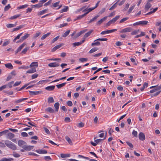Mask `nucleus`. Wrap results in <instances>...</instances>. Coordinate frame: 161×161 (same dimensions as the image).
I'll return each instance as SVG.
<instances>
[{
  "label": "nucleus",
  "instance_id": "f257e3e1",
  "mask_svg": "<svg viewBox=\"0 0 161 161\" xmlns=\"http://www.w3.org/2000/svg\"><path fill=\"white\" fill-rule=\"evenodd\" d=\"M18 143L19 146L22 147L25 151H30L34 147V146L26 145V143L21 140L18 141Z\"/></svg>",
  "mask_w": 161,
  "mask_h": 161
},
{
  "label": "nucleus",
  "instance_id": "f03ea898",
  "mask_svg": "<svg viewBox=\"0 0 161 161\" xmlns=\"http://www.w3.org/2000/svg\"><path fill=\"white\" fill-rule=\"evenodd\" d=\"M5 145L8 148L13 150H15L17 149V147L14 143L10 141L6 140L4 142Z\"/></svg>",
  "mask_w": 161,
  "mask_h": 161
},
{
  "label": "nucleus",
  "instance_id": "7ed1b4c3",
  "mask_svg": "<svg viewBox=\"0 0 161 161\" xmlns=\"http://www.w3.org/2000/svg\"><path fill=\"white\" fill-rule=\"evenodd\" d=\"M132 30V28L130 27H128L121 30L119 32L120 33H125L126 32H129Z\"/></svg>",
  "mask_w": 161,
  "mask_h": 161
},
{
  "label": "nucleus",
  "instance_id": "20e7f679",
  "mask_svg": "<svg viewBox=\"0 0 161 161\" xmlns=\"http://www.w3.org/2000/svg\"><path fill=\"white\" fill-rule=\"evenodd\" d=\"M30 36V34H26L24 36L22 37L20 39L17 41L16 42L17 43H18L19 42H22L24 40H25L27 38H28Z\"/></svg>",
  "mask_w": 161,
  "mask_h": 161
},
{
  "label": "nucleus",
  "instance_id": "39448f33",
  "mask_svg": "<svg viewBox=\"0 0 161 161\" xmlns=\"http://www.w3.org/2000/svg\"><path fill=\"white\" fill-rule=\"evenodd\" d=\"M48 66L51 67H55L59 66V64L57 62L51 63L48 64Z\"/></svg>",
  "mask_w": 161,
  "mask_h": 161
},
{
  "label": "nucleus",
  "instance_id": "423d86ee",
  "mask_svg": "<svg viewBox=\"0 0 161 161\" xmlns=\"http://www.w3.org/2000/svg\"><path fill=\"white\" fill-rule=\"evenodd\" d=\"M30 95L31 96L36 95L42 93V92L40 91H29Z\"/></svg>",
  "mask_w": 161,
  "mask_h": 161
},
{
  "label": "nucleus",
  "instance_id": "0eeeda50",
  "mask_svg": "<svg viewBox=\"0 0 161 161\" xmlns=\"http://www.w3.org/2000/svg\"><path fill=\"white\" fill-rule=\"evenodd\" d=\"M108 16H105L102 19H100V20H98L97 23V25H100L101 24L103 21H105L107 18Z\"/></svg>",
  "mask_w": 161,
  "mask_h": 161
},
{
  "label": "nucleus",
  "instance_id": "6e6552de",
  "mask_svg": "<svg viewBox=\"0 0 161 161\" xmlns=\"http://www.w3.org/2000/svg\"><path fill=\"white\" fill-rule=\"evenodd\" d=\"M93 30H91L90 31H89L88 32L86 33L83 36L84 39H85L89 36L93 32Z\"/></svg>",
  "mask_w": 161,
  "mask_h": 161
},
{
  "label": "nucleus",
  "instance_id": "1a4fd4ad",
  "mask_svg": "<svg viewBox=\"0 0 161 161\" xmlns=\"http://www.w3.org/2000/svg\"><path fill=\"white\" fill-rule=\"evenodd\" d=\"M64 45V44L61 43L58 45H57L54 47L52 50V52H54L57 49L60 48L61 47Z\"/></svg>",
  "mask_w": 161,
  "mask_h": 161
},
{
  "label": "nucleus",
  "instance_id": "9d476101",
  "mask_svg": "<svg viewBox=\"0 0 161 161\" xmlns=\"http://www.w3.org/2000/svg\"><path fill=\"white\" fill-rule=\"evenodd\" d=\"M85 41V40L83 39L80 42H75L73 43V47H75L76 46H79L81 45Z\"/></svg>",
  "mask_w": 161,
  "mask_h": 161
},
{
  "label": "nucleus",
  "instance_id": "9b49d317",
  "mask_svg": "<svg viewBox=\"0 0 161 161\" xmlns=\"http://www.w3.org/2000/svg\"><path fill=\"white\" fill-rule=\"evenodd\" d=\"M139 138L140 140L144 141L145 139V136L142 132H141L139 134Z\"/></svg>",
  "mask_w": 161,
  "mask_h": 161
},
{
  "label": "nucleus",
  "instance_id": "f8f14e48",
  "mask_svg": "<svg viewBox=\"0 0 161 161\" xmlns=\"http://www.w3.org/2000/svg\"><path fill=\"white\" fill-rule=\"evenodd\" d=\"M152 6V5L149 2H147L145 6V9L147 11Z\"/></svg>",
  "mask_w": 161,
  "mask_h": 161
},
{
  "label": "nucleus",
  "instance_id": "ddd939ff",
  "mask_svg": "<svg viewBox=\"0 0 161 161\" xmlns=\"http://www.w3.org/2000/svg\"><path fill=\"white\" fill-rule=\"evenodd\" d=\"M36 67V68L38 67V63L37 62H32L29 66V68L33 67Z\"/></svg>",
  "mask_w": 161,
  "mask_h": 161
},
{
  "label": "nucleus",
  "instance_id": "4468645a",
  "mask_svg": "<svg viewBox=\"0 0 161 161\" xmlns=\"http://www.w3.org/2000/svg\"><path fill=\"white\" fill-rule=\"evenodd\" d=\"M36 68H33L31 69L27 70L26 73H33L36 72Z\"/></svg>",
  "mask_w": 161,
  "mask_h": 161
},
{
  "label": "nucleus",
  "instance_id": "2eb2a0df",
  "mask_svg": "<svg viewBox=\"0 0 161 161\" xmlns=\"http://www.w3.org/2000/svg\"><path fill=\"white\" fill-rule=\"evenodd\" d=\"M8 138L10 140H12L14 136V135L12 133L9 132L7 134Z\"/></svg>",
  "mask_w": 161,
  "mask_h": 161
},
{
  "label": "nucleus",
  "instance_id": "dca6fc26",
  "mask_svg": "<svg viewBox=\"0 0 161 161\" xmlns=\"http://www.w3.org/2000/svg\"><path fill=\"white\" fill-rule=\"evenodd\" d=\"M120 16L119 15H118L116 17H115L114 18H113L112 19L109 20L110 22H111V23L112 24V23H114L115 22L117 19H118L120 17Z\"/></svg>",
  "mask_w": 161,
  "mask_h": 161
},
{
  "label": "nucleus",
  "instance_id": "f3484780",
  "mask_svg": "<svg viewBox=\"0 0 161 161\" xmlns=\"http://www.w3.org/2000/svg\"><path fill=\"white\" fill-rule=\"evenodd\" d=\"M55 87L54 86H48L45 88V89L47 91H52L54 90Z\"/></svg>",
  "mask_w": 161,
  "mask_h": 161
},
{
  "label": "nucleus",
  "instance_id": "a211bd4d",
  "mask_svg": "<svg viewBox=\"0 0 161 161\" xmlns=\"http://www.w3.org/2000/svg\"><path fill=\"white\" fill-rule=\"evenodd\" d=\"M36 152L38 153L42 154L47 153V151L45 150H36Z\"/></svg>",
  "mask_w": 161,
  "mask_h": 161
},
{
  "label": "nucleus",
  "instance_id": "6ab92c4d",
  "mask_svg": "<svg viewBox=\"0 0 161 161\" xmlns=\"http://www.w3.org/2000/svg\"><path fill=\"white\" fill-rule=\"evenodd\" d=\"M5 66L6 68L9 69H13V67L11 63H9L5 64Z\"/></svg>",
  "mask_w": 161,
  "mask_h": 161
},
{
  "label": "nucleus",
  "instance_id": "aec40b11",
  "mask_svg": "<svg viewBox=\"0 0 161 161\" xmlns=\"http://www.w3.org/2000/svg\"><path fill=\"white\" fill-rule=\"evenodd\" d=\"M26 44V43L25 42L22 44L17 49V52L20 51Z\"/></svg>",
  "mask_w": 161,
  "mask_h": 161
},
{
  "label": "nucleus",
  "instance_id": "412c9836",
  "mask_svg": "<svg viewBox=\"0 0 161 161\" xmlns=\"http://www.w3.org/2000/svg\"><path fill=\"white\" fill-rule=\"evenodd\" d=\"M45 111L50 113H53L54 112V110L51 107H48L45 109Z\"/></svg>",
  "mask_w": 161,
  "mask_h": 161
},
{
  "label": "nucleus",
  "instance_id": "4be33fe9",
  "mask_svg": "<svg viewBox=\"0 0 161 161\" xmlns=\"http://www.w3.org/2000/svg\"><path fill=\"white\" fill-rule=\"evenodd\" d=\"M61 157L62 158H65L67 157H69L70 156V155L69 154H64L61 153L60 154Z\"/></svg>",
  "mask_w": 161,
  "mask_h": 161
},
{
  "label": "nucleus",
  "instance_id": "5701e85b",
  "mask_svg": "<svg viewBox=\"0 0 161 161\" xmlns=\"http://www.w3.org/2000/svg\"><path fill=\"white\" fill-rule=\"evenodd\" d=\"M59 106V103L58 102L54 104V107L55 108V111L58 112Z\"/></svg>",
  "mask_w": 161,
  "mask_h": 161
},
{
  "label": "nucleus",
  "instance_id": "b1692460",
  "mask_svg": "<svg viewBox=\"0 0 161 161\" xmlns=\"http://www.w3.org/2000/svg\"><path fill=\"white\" fill-rule=\"evenodd\" d=\"M42 3L39 1V3L33 5V6L35 8H39L42 7Z\"/></svg>",
  "mask_w": 161,
  "mask_h": 161
},
{
  "label": "nucleus",
  "instance_id": "393cba45",
  "mask_svg": "<svg viewBox=\"0 0 161 161\" xmlns=\"http://www.w3.org/2000/svg\"><path fill=\"white\" fill-rule=\"evenodd\" d=\"M87 31V29H85L84 30H83V31H81L80 32H78L76 35V37H77L79 36H80L82 34L84 33L85 32Z\"/></svg>",
  "mask_w": 161,
  "mask_h": 161
},
{
  "label": "nucleus",
  "instance_id": "a878e982",
  "mask_svg": "<svg viewBox=\"0 0 161 161\" xmlns=\"http://www.w3.org/2000/svg\"><path fill=\"white\" fill-rule=\"evenodd\" d=\"M99 16V15H97L95 16L94 17L92 18V19H90V20L88 22L89 23H90L96 20L97 19L98 17Z\"/></svg>",
  "mask_w": 161,
  "mask_h": 161
},
{
  "label": "nucleus",
  "instance_id": "bb28decb",
  "mask_svg": "<svg viewBox=\"0 0 161 161\" xmlns=\"http://www.w3.org/2000/svg\"><path fill=\"white\" fill-rule=\"evenodd\" d=\"M28 98H21V99H19L16 101H15V103H19L21 102H22V101H24V100H25L26 99H27Z\"/></svg>",
  "mask_w": 161,
  "mask_h": 161
},
{
  "label": "nucleus",
  "instance_id": "cd10ccee",
  "mask_svg": "<svg viewBox=\"0 0 161 161\" xmlns=\"http://www.w3.org/2000/svg\"><path fill=\"white\" fill-rule=\"evenodd\" d=\"M12 158H3L0 160V161H11L13 160Z\"/></svg>",
  "mask_w": 161,
  "mask_h": 161
},
{
  "label": "nucleus",
  "instance_id": "c85d7f7f",
  "mask_svg": "<svg viewBox=\"0 0 161 161\" xmlns=\"http://www.w3.org/2000/svg\"><path fill=\"white\" fill-rule=\"evenodd\" d=\"M69 10V8L68 6H64V8L60 11V13H62L67 11Z\"/></svg>",
  "mask_w": 161,
  "mask_h": 161
},
{
  "label": "nucleus",
  "instance_id": "c756f323",
  "mask_svg": "<svg viewBox=\"0 0 161 161\" xmlns=\"http://www.w3.org/2000/svg\"><path fill=\"white\" fill-rule=\"evenodd\" d=\"M66 83L65 82L62 83L60 84L57 85L56 86L58 89L60 88L65 86Z\"/></svg>",
  "mask_w": 161,
  "mask_h": 161
},
{
  "label": "nucleus",
  "instance_id": "7c9ffc66",
  "mask_svg": "<svg viewBox=\"0 0 161 161\" xmlns=\"http://www.w3.org/2000/svg\"><path fill=\"white\" fill-rule=\"evenodd\" d=\"M50 33L48 32L47 34L44 35L41 38V40H44L47 37L49 36L50 35Z\"/></svg>",
  "mask_w": 161,
  "mask_h": 161
},
{
  "label": "nucleus",
  "instance_id": "2f4dec72",
  "mask_svg": "<svg viewBox=\"0 0 161 161\" xmlns=\"http://www.w3.org/2000/svg\"><path fill=\"white\" fill-rule=\"evenodd\" d=\"M24 25H20L18 27L14 28L13 29V31H18L20 29L23 28V27H24Z\"/></svg>",
  "mask_w": 161,
  "mask_h": 161
},
{
  "label": "nucleus",
  "instance_id": "473e14b6",
  "mask_svg": "<svg viewBox=\"0 0 161 161\" xmlns=\"http://www.w3.org/2000/svg\"><path fill=\"white\" fill-rule=\"evenodd\" d=\"M70 31V30L67 31L62 35V36L64 37H66L69 34Z\"/></svg>",
  "mask_w": 161,
  "mask_h": 161
},
{
  "label": "nucleus",
  "instance_id": "72a5a7b5",
  "mask_svg": "<svg viewBox=\"0 0 161 161\" xmlns=\"http://www.w3.org/2000/svg\"><path fill=\"white\" fill-rule=\"evenodd\" d=\"M98 49V48L97 47H95L94 48H92L90 50V51L89 52V53H92L95 51H97Z\"/></svg>",
  "mask_w": 161,
  "mask_h": 161
},
{
  "label": "nucleus",
  "instance_id": "f704fd0d",
  "mask_svg": "<svg viewBox=\"0 0 161 161\" xmlns=\"http://www.w3.org/2000/svg\"><path fill=\"white\" fill-rule=\"evenodd\" d=\"M47 10V9H45L43 10L40 11L37 14L38 15H41L45 13L46 12Z\"/></svg>",
  "mask_w": 161,
  "mask_h": 161
},
{
  "label": "nucleus",
  "instance_id": "c9c22d12",
  "mask_svg": "<svg viewBox=\"0 0 161 161\" xmlns=\"http://www.w3.org/2000/svg\"><path fill=\"white\" fill-rule=\"evenodd\" d=\"M153 88H156V90L157 91L159 90L160 89H161V85L159 86H153L150 87V89H152Z\"/></svg>",
  "mask_w": 161,
  "mask_h": 161
},
{
  "label": "nucleus",
  "instance_id": "e433bc0d",
  "mask_svg": "<svg viewBox=\"0 0 161 161\" xmlns=\"http://www.w3.org/2000/svg\"><path fill=\"white\" fill-rule=\"evenodd\" d=\"M28 5H27V4L23 5L21 6L18 7H17V9H22V8H26L27 7H28Z\"/></svg>",
  "mask_w": 161,
  "mask_h": 161
},
{
  "label": "nucleus",
  "instance_id": "4c0bfd02",
  "mask_svg": "<svg viewBox=\"0 0 161 161\" xmlns=\"http://www.w3.org/2000/svg\"><path fill=\"white\" fill-rule=\"evenodd\" d=\"M106 10L105 8H103L102 9L98 12V15L99 16L104 13Z\"/></svg>",
  "mask_w": 161,
  "mask_h": 161
},
{
  "label": "nucleus",
  "instance_id": "58836bf2",
  "mask_svg": "<svg viewBox=\"0 0 161 161\" xmlns=\"http://www.w3.org/2000/svg\"><path fill=\"white\" fill-rule=\"evenodd\" d=\"M48 102L49 103H53L54 102V99L53 97H49L48 99Z\"/></svg>",
  "mask_w": 161,
  "mask_h": 161
},
{
  "label": "nucleus",
  "instance_id": "ea45409f",
  "mask_svg": "<svg viewBox=\"0 0 161 161\" xmlns=\"http://www.w3.org/2000/svg\"><path fill=\"white\" fill-rule=\"evenodd\" d=\"M139 30H136L134 31L133 32H131V34L132 35H135L137 34L138 32H139Z\"/></svg>",
  "mask_w": 161,
  "mask_h": 161
},
{
  "label": "nucleus",
  "instance_id": "a19ab883",
  "mask_svg": "<svg viewBox=\"0 0 161 161\" xmlns=\"http://www.w3.org/2000/svg\"><path fill=\"white\" fill-rule=\"evenodd\" d=\"M117 2L115 3L112 7H111L109 9V10H112L114 9L115 8L117 7Z\"/></svg>",
  "mask_w": 161,
  "mask_h": 161
},
{
  "label": "nucleus",
  "instance_id": "79ce46f5",
  "mask_svg": "<svg viewBox=\"0 0 161 161\" xmlns=\"http://www.w3.org/2000/svg\"><path fill=\"white\" fill-rule=\"evenodd\" d=\"M23 33H21L19 34L13 40L14 42H15L16 40L17 39H19L20 38V36L22 35Z\"/></svg>",
  "mask_w": 161,
  "mask_h": 161
},
{
  "label": "nucleus",
  "instance_id": "37998d69",
  "mask_svg": "<svg viewBox=\"0 0 161 161\" xmlns=\"http://www.w3.org/2000/svg\"><path fill=\"white\" fill-rule=\"evenodd\" d=\"M65 139L70 144H72V142L71 140L68 136H66L65 137Z\"/></svg>",
  "mask_w": 161,
  "mask_h": 161
},
{
  "label": "nucleus",
  "instance_id": "c03bdc74",
  "mask_svg": "<svg viewBox=\"0 0 161 161\" xmlns=\"http://www.w3.org/2000/svg\"><path fill=\"white\" fill-rule=\"evenodd\" d=\"M30 47H27L25 48L22 51L21 53L23 54H25L27 50H28L29 49Z\"/></svg>",
  "mask_w": 161,
  "mask_h": 161
},
{
  "label": "nucleus",
  "instance_id": "a18cd8bd",
  "mask_svg": "<svg viewBox=\"0 0 161 161\" xmlns=\"http://www.w3.org/2000/svg\"><path fill=\"white\" fill-rule=\"evenodd\" d=\"M129 18L128 17H125L123 18L119 21V23H122L124 22L125 21L127 20Z\"/></svg>",
  "mask_w": 161,
  "mask_h": 161
},
{
  "label": "nucleus",
  "instance_id": "49530a36",
  "mask_svg": "<svg viewBox=\"0 0 161 161\" xmlns=\"http://www.w3.org/2000/svg\"><path fill=\"white\" fill-rule=\"evenodd\" d=\"M91 45L92 46H99L100 45V43L99 42H96L92 43Z\"/></svg>",
  "mask_w": 161,
  "mask_h": 161
},
{
  "label": "nucleus",
  "instance_id": "de8ad7c7",
  "mask_svg": "<svg viewBox=\"0 0 161 161\" xmlns=\"http://www.w3.org/2000/svg\"><path fill=\"white\" fill-rule=\"evenodd\" d=\"M20 16V14H17L14 15L12 17H11L10 19H16L17 18L19 17Z\"/></svg>",
  "mask_w": 161,
  "mask_h": 161
},
{
  "label": "nucleus",
  "instance_id": "09e8293b",
  "mask_svg": "<svg viewBox=\"0 0 161 161\" xmlns=\"http://www.w3.org/2000/svg\"><path fill=\"white\" fill-rule=\"evenodd\" d=\"M88 59L86 58H80L79 59V61L82 63L86 61Z\"/></svg>",
  "mask_w": 161,
  "mask_h": 161
},
{
  "label": "nucleus",
  "instance_id": "8fccbe9b",
  "mask_svg": "<svg viewBox=\"0 0 161 161\" xmlns=\"http://www.w3.org/2000/svg\"><path fill=\"white\" fill-rule=\"evenodd\" d=\"M16 26L15 24H9L7 25L6 26L8 28L14 27Z\"/></svg>",
  "mask_w": 161,
  "mask_h": 161
},
{
  "label": "nucleus",
  "instance_id": "3c124183",
  "mask_svg": "<svg viewBox=\"0 0 161 161\" xmlns=\"http://www.w3.org/2000/svg\"><path fill=\"white\" fill-rule=\"evenodd\" d=\"M148 23L147 21H140V25H146Z\"/></svg>",
  "mask_w": 161,
  "mask_h": 161
},
{
  "label": "nucleus",
  "instance_id": "603ef678",
  "mask_svg": "<svg viewBox=\"0 0 161 161\" xmlns=\"http://www.w3.org/2000/svg\"><path fill=\"white\" fill-rule=\"evenodd\" d=\"M59 36H57L55 38H53L52 41L51 43H53L54 42H55L56 41H57L58 40V39L59 38Z\"/></svg>",
  "mask_w": 161,
  "mask_h": 161
},
{
  "label": "nucleus",
  "instance_id": "864d4df0",
  "mask_svg": "<svg viewBox=\"0 0 161 161\" xmlns=\"http://www.w3.org/2000/svg\"><path fill=\"white\" fill-rule=\"evenodd\" d=\"M41 34V32H38L35 34L33 37V39H35Z\"/></svg>",
  "mask_w": 161,
  "mask_h": 161
},
{
  "label": "nucleus",
  "instance_id": "5fc2aeb1",
  "mask_svg": "<svg viewBox=\"0 0 161 161\" xmlns=\"http://www.w3.org/2000/svg\"><path fill=\"white\" fill-rule=\"evenodd\" d=\"M104 139H97V140H95L94 142H95L97 144L99 143H100V142H101L103 140H104Z\"/></svg>",
  "mask_w": 161,
  "mask_h": 161
},
{
  "label": "nucleus",
  "instance_id": "6e6d98bb",
  "mask_svg": "<svg viewBox=\"0 0 161 161\" xmlns=\"http://www.w3.org/2000/svg\"><path fill=\"white\" fill-rule=\"evenodd\" d=\"M13 155L15 158H18L20 156V155L15 152H14Z\"/></svg>",
  "mask_w": 161,
  "mask_h": 161
},
{
  "label": "nucleus",
  "instance_id": "4d7b16f0",
  "mask_svg": "<svg viewBox=\"0 0 161 161\" xmlns=\"http://www.w3.org/2000/svg\"><path fill=\"white\" fill-rule=\"evenodd\" d=\"M10 42V41L9 40L7 41L4 42L3 45V46L4 47L7 45Z\"/></svg>",
  "mask_w": 161,
  "mask_h": 161
},
{
  "label": "nucleus",
  "instance_id": "13d9d810",
  "mask_svg": "<svg viewBox=\"0 0 161 161\" xmlns=\"http://www.w3.org/2000/svg\"><path fill=\"white\" fill-rule=\"evenodd\" d=\"M108 39L106 38H98L97 40L94 41V42L96 41H106Z\"/></svg>",
  "mask_w": 161,
  "mask_h": 161
},
{
  "label": "nucleus",
  "instance_id": "bf43d9fd",
  "mask_svg": "<svg viewBox=\"0 0 161 161\" xmlns=\"http://www.w3.org/2000/svg\"><path fill=\"white\" fill-rule=\"evenodd\" d=\"M10 5L8 4L5 7L4 10L5 11H7L10 8Z\"/></svg>",
  "mask_w": 161,
  "mask_h": 161
},
{
  "label": "nucleus",
  "instance_id": "052dcab7",
  "mask_svg": "<svg viewBox=\"0 0 161 161\" xmlns=\"http://www.w3.org/2000/svg\"><path fill=\"white\" fill-rule=\"evenodd\" d=\"M135 5H134L133 6H132L130 7L129 10L128 11V13L129 14H130V13L131 12V11L134 8V7H135Z\"/></svg>",
  "mask_w": 161,
  "mask_h": 161
},
{
  "label": "nucleus",
  "instance_id": "680f3d73",
  "mask_svg": "<svg viewBox=\"0 0 161 161\" xmlns=\"http://www.w3.org/2000/svg\"><path fill=\"white\" fill-rule=\"evenodd\" d=\"M8 131V130H6L0 132V137L2 136L3 134H6Z\"/></svg>",
  "mask_w": 161,
  "mask_h": 161
},
{
  "label": "nucleus",
  "instance_id": "e2e57ef3",
  "mask_svg": "<svg viewBox=\"0 0 161 161\" xmlns=\"http://www.w3.org/2000/svg\"><path fill=\"white\" fill-rule=\"evenodd\" d=\"M14 81H12L8 83L7 86H8L9 88H11L12 87V85L14 83Z\"/></svg>",
  "mask_w": 161,
  "mask_h": 161
},
{
  "label": "nucleus",
  "instance_id": "0e129e2a",
  "mask_svg": "<svg viewBox=\"0 0 161 161\" xmlns=\"http://www.w3.org/2000/svg\"><path fill=\"white\" fill-rule=\"evenodd\" d=\"M38 75L36 74H35L32 75L31 76V79H34L36 78L38 76Z\"/></svg>",
  "mask_w": 161,
  "mask_h": 161
},
{
  "label": "nucleus",
  "instance_id": "69168bd1",
  "mask_svg": "<svg viewBox=\"0 0 161 161\" xmlns=\"http://www.w3.org/2000/svg\"><path fill=\"white\" fill-rule=\"evenodd\" d=\"M21 136L24 137H27L28 136V134L25 132H22L21 133Z\"/></svg>",
  "mask_w": 161,
  "mask_h": 161
},
{
  "label": "nucleus",
  "instance_id": "338daca9",
  "mask_svg": "<svg viewBox=\"0 0 161 161\" xmlns=\"http://www.w3.org/2000/svg\"><path fill=\"white\" fill-rule=\"evenodd\" d=\"M132 134L135 137H137V132L136 131L134 130L132 132Z\"/></svg>",
  "mask_w": 161,
  "mask_h": 161
},
{
  "label": "nucleus",
  "instance_id": "774afa93",
  "mask_svg": "<svg viewBox=\"0 0 161 161\" xmlns=\"http://www.w3.org/2000/svg\"><path fill=\"white\" fill-rule=\"evenodd\" d=\"M109 32H108V30H107V31H102L101 33V35H105V34H109Z\"/></svg>",
  "mask_w": 161,
  "mask_h": 161
}]
</instances>
